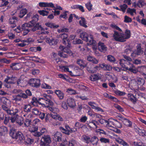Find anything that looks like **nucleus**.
I'll list each match as a JSON object with an SVG mask.
<instances>
[{
  "instance_id": "f704fd0d",
  "label": "nucleus",
  "mask_w": 146,
  "mask_h": 146,
  "mask_svg": "<svg viewBox=\"0 0 146 146\" xmlns=\"http://www.w3.org/2000/svg\"><path fill=\"white\" fill-rule=\"evenodd\" d=\"M17 133L13 129L11 131L10 133V136L13 139H16Z\"/></svg>"
},
{
  "instance_id": "6e6552de",
  "label": "nucleus",
  "mask_w": 146,
  "mask_h": 146,
  "mask_svg": "<svg viewBox=\"0 0 146 146\" xmlns=\"http://www.w3.org/2000/svg\"><path fill=\"white\" fill-rule=\"evenodd\" d=\"M30 84L32 86L38 88L40 85V81L38 79L32 78L30 80Z\"/></svg>"
},
{
  "instance_id": "7ed1b4c3",
  "label": "nucleus",
  "mask_w": 146,
  "mask_h": 146,
  "mask_svg": "<svg viewBox=\"0 0 146 146\" xmlns=\"http://www.w3.org/2000/svg\"><path fill=\"white\" fill-rule=\"evenodd\" d=\"M51 138L48 135H44L42 137L40 145L41 146H50L49 145L51 142Z\"/></svg>"
},
{
  "instance_id": "1a4fd4ad",
  "label": "nucleus",
  "mask_w": 146,
  "mask_h": 146,
  "mask_svg": "<svg viewBox=\"0 0 146 146\" xmlns=\"http://www.w3.org/2000/svg\"><path fill=\"white\" fill-rule=\"evenodd\" d=\"M17 80V78L15 77L7 76L4 80V82L9 84H14Z\"/></svg>"
},
{
  "instance_id": "69168bd1",
  "label": "nucleus",
  "mask_w": 146,
  "mask_h": 146,
  "mask_svg": "<svg viewBox=\"0 0 146 146\" xmlns=\"http://www.w3.org/2000/svg\"><path fill=\"white\" fill-rule=\"evenodd\" d=\"M127 12L130 13L131 15H133V13H135V10L134 9L128 8L127 10Z\"/></svg>"
},
{
  "instance_id": "58836bf2",
  "label": "nucleus",
  "mask_w": 146,
  "mask_h": 146,
  "mask_svg": "<svg viewBox=\"0 0 146 146\" xmlns=\"http://www.w3.org/2000/svg\"><path fill=\"white\" fill-rule=\"evenodd\" d=\"M27 10L26 9H23L20 11L19 16L20 18H22L27 13Z\"/></svg>"
},
{
  "instance_id": "0e129e2a",
  "label": "nucleus",
  "mask_w": 146,
  "mask_h": 146,
  "mask_svg": "<svg viewBox=\"0 0 146 146\" xmlns=\"http://www.w3.org/2000/svg\"><path fill=\"white\" fill-rule=\"evenodd\" d=\"M115 93L116 95L119 96H124L125 94V92H121L119 90L115 91Z\"/></svg>"
},
{
  "instance_id": "e433bc0d",
  "label": "nucleus",
  "mask_w": 146,
  "mask_h": 146,
  "mask_svg": "<svg viewBox=\"0 0 146 146\" xmlns=\"http://www.w3.org/2000/svg\"><path fill=\"white\" fill-rule=\"evenodd\" d=\"M117 141L119 143L123 146H129V144L127 142L121 139H119Z\"/></svg>"
},
{
  "instance_id": "c85d7f7f",
  "label": "nucleus",
  "mask_w": 146,
  "mask_h": 146,
  "mask_svg": "<svg viewBox=\"0 0 146 146\" xmlns=\"http://www.w3.org/2000/svg\"><path fill=\"white\" fill-rule=\"evenodd\" d=\"M81 20L79 21V23L80 25L85 28L87 27V26L86 25V21L85 19L83 17H80Z\"/></svg>"
},
{
  "instance_id": "774afa93",
  "label": "nucleus",
  "mask_w": 146,
  "mask_h": 146,
  "mask_svg": "<svg viewBox=\"0 0 146 146\" xmlns=\"http://www.w3.org/2000/svg\"><path fill=\"white\" fill-rule=\"evenodd\" d=\"M133 143L135 146H146L141 142H138L134 141L133 142Z\"/></svg>"
},
{
  "instance_id": "c03bdc74",
  "label": "nucleus",
  "mask_w": 146,
  "mask_h": 146,
  "mask_svg": "<svg viewBox=\"0 0 146 146\" xmlns=\"http://www.w3.org/2000/svg\"><path fill=\"white\" fill-rule=\"evenodd\" d=\"M124 124L126 126L130 127L132 125V123L129 119L125 118L123 121Z\"/></svg>"
},
{
  "instance_id": "f3484780",
  "label": "nucleus",
  "mask_w": 146,
  "mask_h": 146,
  "mask_svg": "<svg viewBox=\"0 0 146 146\" xmlns=\"http://www.w3.org/2000/svg\"><path fill=\"white\" fill-rule=\"evenodd\" d=\"M122 35L124 42L126 41V40L129 38L131 36V32L129 30L126 29L125 32V34L122 33Z\"/></svg>"
},
{
  "instance_id": "4468645a",
  "label": "nucleus",
  "mask_w": 146,
  "mask_h": 146,
  "mask_svg": "<svg viewBox=\"0 0 146 146\" xmlns=\"http://www.w3.org/2000/svg\"><path fill=\"white\" fill-rule=\"evenodd\" d=\"M127 96L128 98L133 104H135L136 103L137 100L136 95H134L131 93H129L128 94Z\"/></svg>"
},
{
  "instance_id": "4c0bfd02",
  "label": "nucleus",
  "mask_w": 146,
  "mask_h": 146,
  "mask_svg": "<svg viewBox=\"0 0 146 146\" xmlns=\"http://www.w3.org/2000/svg\"><path fill=\"white\" fill-rule=\"evenodd\" d=\"M119 63L122 67L125 68L126 69V68L127 67L126 65V64L127 63V62H126L125 60L124 59H120Z\"/></svg>"
},
{
  "instance_id": "bf43d9fd",
  "label": "nucleus",
  "mask_w": 146,
  "mask_h": 146,
  "mask_svg": "<svg viewBox=\"0 0 146 146\" xmlns=\"http://www.w3.org/2000/svg\"><path fill=\"white\" fill-rule=\"evenodd\" d=\"M110 26L113 29H115L120 32H122V30L118 27L116 26L115 24H111L110 25Z\"/></svg>"
},
{
  "instance_id": "5fc2aeb1",
  "label": "nucleus",
  "mask_w": 146,
  "mask_h": 146,
  "mask_svg": "<svg viewBox=\"0 0 146 146\" xmlns=\"http://www.w3.org/2000/svg\"><path fill=\"white\" fill-rule=\"evenodd\" d=\"M76 143V142L75 140L72 139L69 141L68 143H67V145L68 146H75Z\"/></svg>"
},
{
  "instance_id": "052dcab7",
  "label": "nucleus",
  "mask_w": 146,
  "mask_h": 146,
  "mask_svg": "<svg viewBox=\"0 0 146 146\" xmlns=\"http://www.w3.org/2000/svg\"><path fill=\"white\" fill-rule=\"evenodd\" d=\"M85 6L87 9L89 11L91 10L92 9V5L90 2H88L86 4Z\"/></svg>"
},
{
  "instance_id": "a19ab883",
  "label": "nucleus",
  "mask_w": 146,
  "mask_h": 146,
  "mask_svg": "<svg viewBox=\"0 0 146 146\" xmlns=\"http://www.w3.org/2000/svg\"><path fill=\"white\" fill-rule=\"evenodd\" d=\"M136 81L137 84L139 85H143L144 82V80L141 78L137 77V78Z\"/></svg>"
},
{
  "instance_id": "2f4dec72",
  "label": "nucleus",
  "mask_w": 146,
  "mask_h": 146,
  "mask_svg": "<svg viewBox=\"0 0 146 146\" xmlns=\"http://www.w3.org/2000/svg\"><path fill=\"white\" fill-rule=\"evenodd\" d=\"M19 63H13L11 64L10 67L13 70H18L19 69L18 67Z\"/></svg>"
},
{
  "instance_id": "a18cd8bd",
  "label": "nucleus",
  "mask_w": 146,
  "mask_h": 146,
  "mask_svg": "<svg viewBox=\"0 0 146 146\" xmlns=\"http://www.w3.org/2000/svg\"><path fill=\"white\" fill-rule=\"evenodd\" d=\"M82 138L84 142L87 144L89 143L90 141V137L85 135H84L82 136Z\"/></svg>"
},
{
  "instance_id": "c756f323",
  "label": "nucleus",
  "mask_w": 146,
  "mask_h": 146,
  "mask_svg": "<svg viewBox=\"0 0 146 146\" xmlns=\"http://www.w3.org/2000/svg\"><path fill=\"white\" fill-rule=\"evenodd\" d=\"M40 101H41L39 100V99L38 100L36 98L34 97L32 98L31 102L34 105H35V103H38V104L41 105L42 106L44 105V104L40 102Z\"/></svg>"
},
{
  "instance_id": "37998d69",
  "label": "nucleus",
  "mask_w": 146,
  "mask_h": 146,
  "mask_svg": "<svg viewBox=\"0 0 146 146\" xmlns=\"http://www.w3.org/2000/svg\"><path fill=\"white\" fill-rule=\"evenodd\" d=\"M31 112L33 114L36 115H39V113H40V111L37 108H32Z\"/></svg>"
},
{
  "instance_id": "393cba45",
  "label": "nucleus",
  "mask_w": 146,
  "mask_h": 146,
  "mask_svg": "<svg viewBox=\"0 0 146 146\" xmlns=\"http://www.w3.org/2000/svg\"><path fill=\"white\" fill-rule=\"evenodd\" d=\"M85 67L86 68L87 70L90 73H94L95 72L96 70L93 69V65L89 63L86 64Z\"/></svg>"
},
{
  "instance_id": "4be33fe9",
  "label": "nucleus",
  "mask_w": 146,
  "mask_h": 146,
  "mask_svg": "<svg viewBox=\"0 0 146 146\" xmlns=\"http://www.w3.org/2000/svg\"><path fill=\"white\" fill-rule=\"evenodd\" d=\"M24 137L23 133L21 132H18L16 139L18 142L19 143H21V141L24 140Z\"/></svg>"
},
{
  "instance_id": "20e7f679",
  "label": "nucleus",
  "mask_w": 146,
  "mask_h": 146,
  "mask_svg": "<svg viewBox=\"0 0 146 146\" xmlns=\"http://www.w3.org/2000/svg\"><path fill=\"white\" fill-rule=\"evenodd\" d=\"M68 35L66 33L60 34L59 35V37L62 39L63 44L66 45V47L70 48L71 43L68 38Z\"/></svg>"
},
{
  "instance_id": "c9c22d12",
  "label": "nucleus",
  "mask_w": 146,
  "mask_h": 146,
  "mask_svg": "<svg viewBox=\"0 0 146 146\" xmlns=\"http://www.w3.org/2000/svg\"><path fill=\"white\" fill-rule=\"evenodd\" d=\"M45 25L48 27L51 28L55 29L59 27L58 25H55L54 24L52 23H45Z\"/></svg>"
},
{
  "instance_id": "5701e85b",
  "label": "nucleus",
  "mask_w": 146,
  "mask_h": 146,
  "mask_svg": "<svg viewBox=\"0 0 146 146\" xmlns=\"http://www.w3.org/2000/svg\"><path fill=\"white\" fill-rule=\"evenodd\" d=\"M59 70H60L64 72H69L70 74L72 76H74L71 71L69 70V68L68 66H59Z\"/></svg>"
},
{
  "instance_id": "9d476101",
  "label": "nucleus",
  "mask_w": 146,
  "mask_h": 146,
  "mask_svg": "<svg viewBox=\"0 0 146 146\" xmlns=\"http://www.w3.org/2000/svg\"><path fill=\"white\" fill-rule=\"evenodd\" d=\"M20 112L19 109L16 108H13L11 109L10 108L7 114L11 116L15 115L18 116V114Z\"/></svg>"
},
{
  "instance_id": "4d7b16f0",
  "label": "nucleus",
  "mask_w": 146,
  "mask_h": 146,
  "mask_svg": "<svg viewBox=\"0 0 146 146\" xmlns=\"http://www.w3.org/2000/svg\"><path fill=\"white\" fill-rule=\"evenodd\" d=\"M123 57L125 58L124 60L127 62V64L130 65V63L129 62L132 61L131 58L130 57L125 55L123 56Z\"/></svg>"
},
{
  "instance_id": "bb28decb",
  "label": "nucleus",
  "mask_w": 146,
  "mask_h": 146,
  "mask_svg": "<svg viewBox=\"0 0 146 146\" xmlns=\"http://www.w3.org/2000/svg\"><path fill=\"white\" fill-rule=\"evenodd\" d=\"M98 49L100 51H106L107 48L103 43L99 42L98 44Z\"/></svg>"
},
{
  "instance_id": "9b49d317",
  "label": "nucleus",
  "mask_w": 146,
  "mask_h": 146,
  "mask_svg": "<svg viewBox=\"0 0 146 146\" xmlns=\"http://www.w3.org/2000/svg\"><path fill=\"white\" fill-rule=\"evenodd\" d=\"M17 18L15 16H13L11 17L9 19V24L12 25L11 27L13 28L16 27L15 23L17 22Z\"/></svg>"
},
{
  "instance_id": "603ef678",
  "label": "nucleus",
  "mask_w": 146,
  "mask_h": 146,
  "mask_svg": "<svg viewBox=\"0 0 146 146\" xmlns=\"http://www.w3.org/2000/svg\"><path fill=\"white\" fill-rule=\"evenodd\" d=\"M107 60L110 62H113L115 61L114 57L111 55H109L107 56Z\"/></svg>"
},
{
  "instance_id": "680f3d73",
  "label": "nucleus",
  "mask_w": 146,
  "mask_h": 146,
  "mask_svg": "<svg viewBox=\"0 0 146 146\" xmlns=\"http://www.w3.org/2000/svg\"><path fill=\"white\" fill-rule=\"evenodd\" d=\"M38 12L40 15L43 16L47 15L48 13V11L44 10L39 11Z\"/></svg>"
},
{
  "instance_id": "dca6fc26",
  "label": "nucleus",
  "mask_w": 146,
  "mask_h": 146,
  "mask_svg": "<svg viewBox=\"0 0 146 146\" xmlns=\"http://www.w3.org/2000/svg\"><path fill=\"white\" fill-rule=\"evenodd\" d=\"M67 102L68 106L71 108H73L76 106L75 101L74 99L72 98H68L67 100Z\"/></svg>"
},
{
  "instance_id": "0eeeda50",
  "label": "nucleus",
  "mask_w": 146,
  "mask_h": 146,
  "mask_svg": "<svg viewBox=\"0 0 146 146\" xmlns=\"http://www.w3.org/2000/svg\"><path fill=\"white\" fill-rule=\"evenodd\" d=\"M136 48L137 50H133L131 53V56L132 58H135L137 56L140 55L143 53V51L140 45H137Z\"/></svg>"
},
{
  "instance_id": "7c9ffc66",
  "label": "nucleus",
  "mask_w": 146,
  "mask_h": 146,
  "mask_svg": "<svg viewBox=\"0 0 146 146\" xmlns=\"http://www.w3.org/2000/svg\"><path fill=\"white\" fill-rule=\"evenodd\" d=\"M88 35L86 32H82L80 34V37L84 41H87Z\"/></svg>"
},
{
  "instance_id": "72a5a7b5",
  "label": "nucleus",
  "mask_w": 146,
  "mask_h": 146,
  "mask_svg": "<svg viewBox=\"0 0 146 146\" xmlns=\"http://www.w3.org/2000/svg\"><path fill=\"white\" fill-rule=\"evenodd\" d=\"M16 123L20 125H21L23 123V118L19 117L18 115L17 116Z\"/></svg>"
},
{
  "instance_id": "de8ad7c7",
  "label": "nucleus",
  "mask_w": 146,
  "mask_h": 146,
  "mask_svg": "<svg viewBox=\"0 0 146 146\" xmlns=\"http://www.w3.org/2000/svg\"><path fill=\"white\" fill-rule=\"evenodd\" d=\"M52 99V98L51 95H48L46 99H44L43 98H40L39 100L41 101L44 100V101H46L47 102L48 101H50V100Z\"/></svg>"
},
{
  "instance_id": "3c124183",
  "label": "nucleus",
  "mask_w": 146,
  "mask_h": 146,
  "mask_svg": "<svg viewBox=\"0 0 146 146\" xmlns=\"http://www.w3.org/2000/svg\"><path fill=\"white\" fill-rule=\"evenodd\" d=\"M138 131L140 135L143 137L146 136V133L144 130L139 129Z\"/></svg>"
},
{
  "instance_id": "cd10ccee",
  "label": "nucleus",
  "mask_w": 146,
  "mask_h": 146,
  "mask_svg": "<svg viewBox=\"0 0 146 146\" xmlns=\"http://www.w3.org/2000/svg\"><path fill=\"white\" fill-rule=\"evenodd\" d=\"M87 41H85L88 42V45H92L95 43V41L94 40L93 36L91 35H88L87 37Z\"/></svg>"
},
{
  "instance_id": "a211bd4d",
  "label": "nucleus",
  "mask_w": 146,
  "mask_h": 146,
  "mask_svg": "<svg viewBox=\"0 0 146 146\" xmlns=\"http://www.w3.org/2000/svg\"><path fill=\"white\" fill-rule=\"evenodd\" d=\"M31 22H29L28 23H26L23 24L21 26L22 30L29 29L33 27V24H31Z\"/></svg>"
},
{
  "instance_id": "f03ea898",
  "label": "nucleus",
  "mask_w": 146,
  "mask_h": 146,
  "mask_svg": "<svg viewBox=\"0 0 146 146\" xmlns=\"http://www.w3.org/2000/svg\"><path fill=\"white\" fill-rule=\"evenodd\" d=\"M69 48H70L66 46L64 47L63 46H59V49L61 51L58 52V55L61 57L63 58H67L68 55H72V53Z\"/></svg>"
},
{
  "instance_id": "a878e982",
  "label": "nucleus",
  "mask_w": 146,
  "mask_h": 146,
  "mask_svg": "<svg viewBox=\"0 0 146 146\" xmlns=\"http://www.w3.org/2000/svg\"><path fill=\"white\" fill-rule=\"evenodd\" d=\"M54 93L57 95L60 100H62L64 98V94L61 91L59 90H56Z\"/></svg>"
},
{
  "instance_id": "79ce46f5",
  "label": "nucleus",
  "mask_w": 146,
  "mask_h": 146,
  "mask_svg": "<svg viewBox=\"0 0 146 146\" xmlns=\"http://www.w3.org/2000/svg\"><path fill=\"white\" fill-rule=\"evenodd\" d=\"M77 63L80 66L81 68H84L86 66V64H85L84 61L80 59H78L77 60Z\"/></svg>"
},
{
  "instance_id": "39448f33",
  "label": "nucleus",
  "mask_w": 146,
  "mask_h": 146,
  "mask_svg": "<svg viewBox=\"0 0 146 146\" xmlns=\"http://www.w3.org/2000/svg\"><path fill=\"white\" fill-rule=\"evenodd\" d=\"M32 108L31 106L29 104L24 105L23 106V109L24 111L27 113L31 112ZM23 115L26 118H31L33 116L32 114L31 113L28 115L27 113H26L25 114Z\"/></svg>"
},
{
  "instance_id": "e2e57ef3",
  "label": "nucleus",
  "mask_w": 146,
  "mask_h": 146,
  "mask_svg": "<svg viewBox=\"0 0 146 146\" xmlns=\"http://www.w3.org/2000/svg\"><path fill=\"white\" fill-rule=\"evenodd\" d=\"M145 5L144 0H139L137 5L139 7H142Z\"/></svg>"
},
{
  "instance_id": "ea45409f",
  "label": "nucleus",
  "mask_w": 146,
  "mask_h": 146,
  "mask_svg": "<svg viewBox=\"0 0 146 146\" xmlns=\"http://www.w3.org/2000/svg\"><path fill=\"white\" fill-rule=\"evenodd\" d=\"M90 78L91 81H94L98 80L100 78L97 75L94 74L91 76Z\"/></svg>"
},
{
  "instance_id": "864d4df0",
  "label": "nucleus",
  "mask_w": 146,
  "mask_h": 146,
  "mask_svg": "<svg viewBox=\"0 0 146 146\" xmlns=\"http://www.w3.org/2000/svg\"><path fill=\"white\" fill-rule=\"evenodd\" d=\"M76 98H80L82 100L86 101L88 100V98L84 95H80L76 96Z\"/></svg>"
},
{
  "instance_id": "338daca9",
  "label": "nucleus",
  "mask_w": 146,
  "mask_h": 146,
  "mask_svg": "<svg viewBox=\"0 0 146 146\" xmlns=\"http://www.w3.org/2000/svg\"><path fill=\"white\" fill-rule=\"evenodd\" d=\"M33 142L34 140L33 139L29 138H27L25 141L27 145H31L33 143Z\"/></svg>"
},
{
  "instance_id": "f8f14e48",
  "label": "nucleus",
  "mask_w": 146,
  "mask_h": 146,
  "mask_svg": "<svg viewBox=\"0 0 146 146\" xmlns=\"http://www.w3.org/2000/svg\"><path fill=\"white\" fill-rule=\"evenodd\" d=\"M58 40L56 39L53 38H48L46 39V42L51 46H55L56 45L58 42Z\"/></svg>"
},
{
  "instance_id": "8fccbe9b",
  "label": "nucleus",
  "mask_w": 146,
  "mask_h": 146,
  "mask_svg": "<svg viewBox=\"0 0 146 146\" xmlns=\"http://www.w3.org/2000/svg\"><path fill=\"white\" fill-rule=\"evenodd\" d=\"M31 119L26 118L24 123L25 126L26 127H28L31 124Z\"/></svg>"
},
{
  "instance_id": "423d86ee",
  "label": "nucleus",
  "mask_w": 146,
  "mask_h": 146,
  "mask_svg": "<svg viewBox=\"0 0 146 146\" xmlns=\"http://www.w3.org/2000/svg\"><path fill=\"white\" fill-rule=\"evenodd\" d=\"M122 36V33H119L114 31L113 37L115 41L122 42H124V39Z\"/></svg>"
},
{
  "instance_id": "473e14b6",
  "label": "nucleus",
  "mask_w": 146,
  "mask_h": 146,
  "mask_svg": "<svg viewBox=\"0 0 146 146\" xmlns=\"http://www.w3.org/2000/svg\"><path fill=\"white\" fill-rule=\"evenodd\" d=\"M7 128L6 127L3 126L0 127V135H3L7 133Z\"/></svg>"
},
{
  "instance_id": "09e8293b",
  "label": "nucleus",
  "mask_w": 146,
  "mask_h": 146,
  "mask_svg": "<svg viewBox=\"0 0 146 146\" xmlns=\"http://www.w3.org/2000/svg\"><path fill=\"white\" fill-rule=\"evenodd\" d=\"M126 69L130 71L131 72L135 74H137L138 72V71L137 69L132 67L129 68L127 67L126 68Z\"/></svg>"
},
{
  "instance_id": "2eb2a0df",
  "label": "nucleus",
  "mask_w": 146,
  "mask_h": 146,
  "mask_svg": "<svg viewBox=\"0 0 146 146\" xmlns=\"http://www.w3.org/2000/svg\"><path fill=\"white\" fill-rule=\"evenodd\" d=\"M48 29V28L46 27L44 28H42L40 25L39 24H38L36 25L35 27H34L31 29V31L33 32H34L37 30H40L42 31H47Z\"/></svg>"
},
{
  "instance_id": "ddd939ff",
  "label": "nucleus",
  "mask_w": 146,
  "mask_h": 146,
  "mask_svg": "<svg viewBox=\"0 0 146 146\" xmlns=\"http://www.w3.org/2000/svg\"><path fill=\"white\" fill-rule=\"evenodd\" d=\"M65 129L62 127H60L59 129L63 133L68 135L70 134V128L68 125H66Z\"/></svg>"
},
{
  "instance_id": "6ab92c4d",
  "label": "nucleus",
  "mask_w": 146,
  "mask_h": 146,
  "mask_svg": "<svg viewBox=\"0 0 146 146\" xmlns=\"http://www.w3.org/2000/svg\"><path fill=\"white\" fill-rule=\"evenodd\" d=\"M113 121H116L118 123L116 120H112L109 119L108 120H106V127H112L113 125H115Z\"/></svg>"
},
{
  "instance_id": "412c9836",
  "label": "nucleus",
  "mask_w": 146,
  "mask_h": 146,
  "mask_svg": "<svg viewBox=\"0 0 146 146\" xmlns=\"http://www.w3.org/2000/svg\"><path fill=\"white\" fill-rule=\"evenodd\" d=\"M101 67L104 70L110 71L112 69V67L110 65L103 63L101 64Z\"/></svg>"
},
{
  "instance_id": "13d9d810",
  "label": "nucleus",
  "mask_w": 146,
  "mask_h": 146,
  "mask_svg": "<svg viewBox=\"0 0 146 146\" xmlns=\"http://www.w3.org/2000/svg\"><path fill=\"white\" fill-rule=\"evenodd\" d=\"M120 7V10L122 11L123 12H125L126 9L127 7V6L125 4H123V5H121L119 6Z\"/></svg>"
},
{
  "instance_id": "aec40b11",
  "label": "nucleus",
  "mask_w": 146,
  "mask_h": 146,
  "mask_svg": "<svg viewBox=\"0 0 146 146\" xmlns=\"http://www.w3.org/2000/svg\"><path fill=\"white\" fill-rule=\"evenodd\" d=\"M38 15H36L32 17V20L30 22H31V24L33 23V24L34 25H33V28L34 27H35L36 25L39 24L38 23H36V22H37L38 20Z\"/></svg>"
},
{
  "instance_id": "49530a36",
  "label": "nucleus",
  "mask_w": 146,
  "mask_h": 146,
  "mask_svg": "<svg viewBox=\"0 0 146 146\" xmlns=\"http://www.w3.org/2000/svg\"><path fill=\"white\" fill-rule=\"evenodd\" d=\"M54 137L56 139V141H61L62 140L61 135L59 132H57L54 134Z\"/></svg>"
},
{
  "instance_id": "6e6d98bb",
  "label": "nucleus",
  "mask_w": 146,
  "mask_h": 146,
  "mask_svg": "<svg viewBox=\"0 0 146 146\" xmlns=\"http://www.w3.org/2000/svg\"><path fill=\"white\" fill-rule=\"evenodd\" d=\"M48 110L52 113H55L56 112L58 111V109L56 108H54L52 107H48Z\"/></svg>"
},
{
  "instance_id": "b1692460",
  "label": "nucleus",
  "mask_w": 146,
  "mask_h": 146,
  "mask_svg": "<svg viewBox=\"0 0 146 146\" xmlns=\"http://www.w3.org/2000/svg\"><path fill=\"white\" fill-rule=\"evenodd\" d=\"M99 141V139L98 137L95 136L90 138V142H91L93 145L96 146L97 145L98 142Z\"/></svg>"
},
{
  "instance_id": "f257e3e1",
  "label": "nucleus",
  "mask_w": 146,
  "mask_h": 146,
  "mask_svg": "<svg viewBox=\"0 0 146 146\" xmlns=\"http://www.w3.org/2000/svg\"><path fill=\"white\" fill-rule=\"evenodd\" d=\"M11 93L13 94H17L12 97V100L16 102L21 101L22 98L24 99H27L29 96L32 95L31 92L29 89L24 92L20 89H14L11 91Z\"/></svg>"
}]
</instances>
